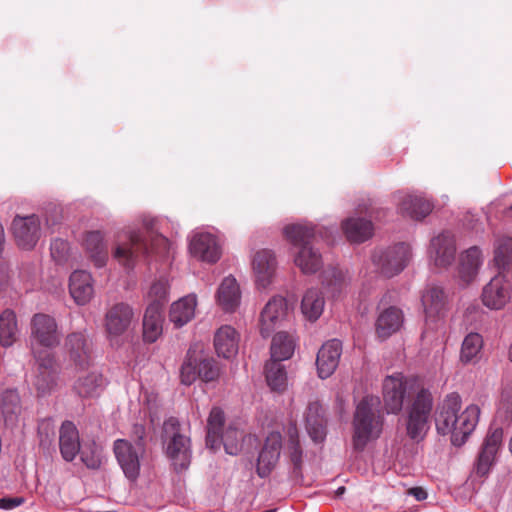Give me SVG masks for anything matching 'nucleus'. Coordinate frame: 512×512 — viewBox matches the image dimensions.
I'll return each mask as SVG.
<instances>
[{"mask_svg": "<svg viewBox=\"0 0 512 512\" xmlns=\"http://www.w3.org/2000/svg\"><path fill=\"white\" fill-rule=\"evenodd\" d=\"M23 497H4L0 499V509L11 510L24 503Z\"/></svg>", "mask_w": 512, "mask_h": 512, "instance_id": "nucleus-53", "label": "nucleus"}, {"mask_svg": "<svg viewBox=\"0 0 512 512\" xmlns=\"http://www.w3.org/2000/svg\"><path fill=\"white\" fill-rule=\"evenodd\" d=\"M294 348V341L287 333H277L271 343V360L282 362L289 359L294 353Z\"/></svg>", "mask_w": 512, "mask_h": 512, "instance_id": "nucleus-39", "label": "nucleus"}, {"mask_svg": "<svg viewBox=\"0 0 512 512\" xmlns=\"http://www.w3.org/2000/svg\"><path fill=\"white\" fill-rule=\"evenodd\" d=\"M191 254L208 263H215L220 259L221 247L218 239L211 233H195L189 243Z\"/></svg>", "mask_w": 512, "mask_h": 512, "instance_id": "nucleus-18", "label": "nucleus"}, {"mask_svg": "<svg viewBox=\"0 0 512 512\" xmlns=\"http://www.w3.org/2000/svg\"><path fill=\"white\" fill-rule=\"evenodd\" d=\"M38 435L40 438V445L48 446L52 443L55 428L51 419H43L38 424Z\"/></svg>", "mask_w": 512, "mask_h": 512, "instance_id": "nucleus-50", "label": "nucleus"}, {"mask_svg": "<svg viewBox=\"0 0 512 512\" xmlns=\"http://www.w3.org/2000/svg\"><path fill=\"white\" fill-rule=\"evenodd\" d=\"M326 280L333 296L340 293L347 285L345 273L337 268H332L327 272Z\"/></svg>", "mask_w": 512, "mask_h": 512, "instance_id": "nucleus-48", "label": "nucleus"}, {"mask_svg": "<svg viewBox=\"0 0 512 512\" xmlns=\"http://www.w3.org/2000/svg\"><path fill=\"white\" fill-rule=\"evenodd\" d=\"M482 264V255L478 247L467 249L460 256L458 275L464 284L471 283L477 276Z\"/></svg>", "mask_w": 512, "mask_h": 512, "instance_id": "nucleus-31", "label": "nucleus"}, {"mask_svg": "<svg viewBox=\"0 0 512 512\" xmlns=\"http://www.w3.org/2000/svg\"><path fill=\"white\" fill-rule=\"evenodd\" d=\"M216 300L218 305L226 312H234L241 303V289L234 276L225 277L220 283Z\"/></svg>", "mask_w": 512, "mask_h": 512, "instance_id": "nucleus-26", "label": "nucleus"}, {"mask_svg": "<svg viewBox=\"0 0 512 512\" xmlns=\"http://www.w3.org/2000/svg\"><path fill=\"white\" fill-rule=\"evenodd\" d=\"M377 397H364L357 405L353 419V446L358 451L364 450L367 444L377 439L383 428V417L379 410Z\"/></svg>", "mask_w": 512, "mask_h": 512, "instance_id": "nucleus-4", "label": "nucleus"}, {"mask_svg": "<svg viewBox=\"0 0 512 512\" xmlns=\"http://www.w3.org/2000/svg\"><path fill=\"white\" fill-rule=\"evenodd\" d=\"M84 246L89 259L97 268L103 267L108 259V250L104 236L100 231H90L86 234Z\"/></svg>", "mask_w": 512, "mask_h": 512, "instance_id": "nucleus-32", "label": "nucleus"}, {"mask_svg": "<svg viewBox=\"0 0 512 512\" xmlns=\"http://www.w3.org/2000/svg\"><path fill=\"white\" fill-rule=\"evenodd\" d=\"M416 381L401 374L387 376L383 383V398L388 413L396 414L403 407L404 398L411 394Z\"/></svg>", "mask_w": 512, "mask_h": 512, "instance_id": "nucleus-12", "label": "nucleus"}, {"mask_svg": "<svg viewBox=\"0 0 512 512\" xmlns=\"http://www.w3.org/2000/svg\"><path fill=\"white\" fill-rule=\"evenodd\" d=\"M343 231L350 242L361 243L373 235V224L370 220L351 217L346 219L343 224Z\"/></svg>", "mask_w": 512, "mask_h": 512, "instance_id": "nucleus-33", "label": "nucleus"}, {"mask_svg": "<svg viewBox=\"0 0 512 512\" xmlns=\"http://www.w3.org/2000/svg\"><path fill=\"white\" fill-rule=\"evenodd\" d=\"M69 292L78 305L87 304L94 295L91 274L85 270L74 271L70 276Z\"/></svg>", "mask_w": 512, "mask_h": 512, "instance_id": "nucleus-24", "label": "nucleus"}, {"mask_svg": "<svg viewBox=\"0 0 512 512\" xmlns=\"http://www.w3.org/2000/svg\"><path fill=\"white\" fill-rule=\"evenodd\" d=\"M150 243L147 237L138 232H131L128 235L127 243L117 244L114 251V258L124 267L131 269L140 257L146 256L150 253L159 256H165L170 251L169 240L162 235L149 236Z\"/></svg>", "mask_w": 512, "mask_h": 512, "instance_id": "nucleus-5", "label": "nucleus"}, {"mask_svg": "<svg viewBox=\"0 0 512 512\" xmlns=\"http://www.w3.org/2000/svg\"><path fill=\"white\" fill-rule=\"evenodd\" d=\"M503 439V429L500 427L491 429L487 434L481 451L478 455L477 463L475 466L476 473L480 476H485L494 463L496 453L501 446Z\"/></svg>", "mask_w": 512, "mask_h": 512, "instance_id": "nucleus-20", "label": "nucleus"}, {"mask_svg": "<svg viewBox=\"0 0 512 512\" xmlns=\"http://www.w3.org/2000/svg\"><path fill=\"white\" fill-rule=\"evenodd\" d=\"M502 398H503V399H506V390H504V391L502 392Z\"/></svg>", "mask_w": 512, "mask_h": 512, "instance_id": "nucleus-59", "label": "nucleus"}, {"mask_svg": "<svg viewBox=\"0 0 512 512\" xmlns=\"http://www.w3.org/2000/svg\"><path fill=\"white\" fill-rule=\"evenodd\" d=\"M196 306L197 297L195 294L182 297L171 305L170 321L178 328L186 325L194 318Z\"/></svg>", "mask_w": 512, "mask_h": 512, "instance_id": "nucleus-30", "label": "nucleus"}, {"mask_svg": "<svg viewBox=\"0 0 512 512\" xmlns=\"http://www.w3.org/2000/svg\"><path fill=\"white\" fill-rule=\"evenodd\" d=\"M146 429L142 424H134L131 429V438L133 444H142L146 448L145 443Z\"/></svg>", "mask_w": 512, "mask_h": 512, "instance_id": "nucleus-52", "label": "nucleus"}, {"mask_svg": "<svg viewBox=\"0 0 512 512\" xmlns=\"http://www.w3.org/2000/svg\"><path fill=\"white\" fill-rule=\"evenodd\" d=\"M344 492H345V487H344V486H341V487H339V488L336 490V495H337V496H341V495H343V494H344Z\"/></svg>", "mask_w": 512, "mask_h": 512, "instance_id": "nucleus-57", "label": "nucleus"}, {"mask_svg": "<svg viewBox=\"0 0 512 512\" xmlns=\"http://www.w3.org/2000/svg\"><path fill=\"white\" fill-rule=\"evenodd\" d=\"M422 305L425 313V334L428 330L438 331L443 328V318L446 312V295L441 287L429 286L422 295Z\"/></svg>", "mask_w": 512, "mask_h": 512, "instance_id": "nucleus-11", "label": "nucleus"}, {"mask_svg": "<svg viewBox=\"0 0 512 512\" xmlns=\"http://www.w3.org/2000/svg\"><path fill=\"white\" fill-rule=\"evenodd\" d=\"M168 289L169 284L165 278H160L153 282L149 289L148 297L151 303H157L160 306V310H162V304L167 299Z\"/></svg>", "mask_w": 512, "mask_h": 512, "instance_id": "nucleus-46", "label": "nucleus"}, {"mask_svg": "<svg viewBox=\"0 0 512 512\" xmlns=\"http://www.w3.org/2000/svg\"><path fill=\"white\" fill-rule=\"evenodd\" d=\"M324 306L325 299L319 289L306 290L301 301V311L308 320H317L322 315Z\"/></svg>", "mask_w": 512, "mask_h": 512, "instance_id": "nucleus-36", "label": "nucleus"}, {"mask_svg": "<svg viewBox=\"0 0 512 512\" xmlns=\"http://www.w3.org/2000/svg\"><path fill=\"white\" fill-rule=\"evenodd\" d=\"M397 198L399 212L415 220L425 218L433 209L432 203L422 196L400 192Z\"/></svg>", "mask_w": 512, "mask_h": 512, "instance_id": "nucleus-22", "label": "nucleus"}, {"mask_svg": "<svg viewBox=\"0 0 512 512\" xmlns=\"http://www.w3.org/2000/svg\"><path fill=\"white\" fill-rule=\"evenodd\" d=\"M18 327L15 313L4 310L0 315V344L4 347L11 346L17 337Z\"/></svg>", "mask_w": 512, "mask_h": 512, "instance_id": "nucleus-40", "label": "nucleus"}, {"mask_svg": "<svg viewBox=\"0 0 512 512\" xmlns=\"http://www.w3.org/2000/svg\"><path fill=\"white\" fill-rule=\"evenodd\" d=\"M483 338L478 333H469L465 336L460 351V361L463 364L476 363L481 358Z\"/></svg>", "mask_w": 512, "mask_h": 512, "instance_id": "nucleus-37", "label": "nucleus"}, {"mask_svg": "<svg viewBox=\"0 0 512 512\" xmlns=\"http://www.w3.org/2000/svg\"><path fill=\"white\" fill-rule=\"evenodd\" d=\"M103 383L102 375L93 371L80 376L74 384V389L80 397H94L98 395Z\"/></svg>", "mask_w": 512, "mask_h": 512, "instance_id": "nucleus-38", "label": "nucleus"}, {"mask_svg": "<svg viewBox=\"0 0 512 512\" xmlns=\"http://www.w3.org/2000/svg\"><path fill=\"white\" fill-rule=\"evenodd\" d=\"M50 250L54 261L58 264H61L65 262L68 257L69 244L64 240L55 239L51 243Z\"/></svg>", "mask_w": 512, "mask_h": 512, "instance_id": "nucleus-51", "label": "nucleus"}, {"mask_svg": "<svg viewBox=\"0 0 512 512\" xmlns=\"http://www.w3.org/2000/svg\"><path fill=\"white\" fill-rule=\"evenodd\" d=\"M81 448L78 429L71 421H64L59 429V449L62 458L73 461Z\"/></svg>", "mask_w": 512, "mask_h": 512, "instance_id": "nucleus-23", "label": "nucleus"}, {"mask_svg": "<svg viewBox=\"0 0 512 512\" xmlns=\"http://www.w3.org/2000/svg\"><path fill=\"white\" fill-rule=\"evenodd\" d=\"M239 333L230 325H223L214 334V349L219 357L230 359L238 352Z\"/></svg>", "mask_w": 512, "mask_h": 512, "instance_id": "nucleus-25", "label": "nucleus"}, {"mask_svg": "<svg viewBox=\"0 0 512 512\" xmlns=\"http://www.w3.org/2000/svg\"><path fill=\"white\" fill-rule=\"evenodd\" d=\"M266 381L274 391H282L286 387L287 375L281 362L271 360L266 363Z\"/></svg>", "mask_w": 512, "mask_h": 512, "instance_id": "nucleus-42", "label": "nucleus"}, {"mask_svg": "<svg viewBox=\"0 0 512 512\" xmlns=\"http://www.w3.org/2000/svg\"><path fill=\"white\" fill-rule=\"evenodd\" d=\"M509 359L512 361V342H511V345L509 347Z\"/></svg>", "mask_w": 512, "mask_h": 512, "instance_id": "nucleus-58", "label": "nucleus"}, {"mask_svg": "<svg viewBox=\"0 0 512 512\" xmlns=\"http://www.w3.org/2000/svg\"><path fill=\"white\" fill-rule=\"evenodd\" d=\"M306 427L315 442L322 441L325 437V418L323 408L317 401L310 402L305 414Z\"/></svg>", "mask_w": 512, "mask_h": 512, "instance_id": "nucleus-35", "label": "nucleus"}, {"mask_svg": "<svg viewBox=\"0 0 512 512\" xmlns=\"http://www.w3.org/2000/svg\"><path fill=\"white\" fill-rule=\"evenodd\" d=\"M243 437V431L230 425L220 434L219 440L223 443L226 453L235 456L242 450Z\"/></svg>", "mask_w": 512, "mask_h": 512, "instance_id": "nucleus-44", "label": "nucleus"}, {"mask_svg": "<svg viewBox=\"0 0 512 512\" xmlns=\"http://www.w3.org/2000/svg\"><path fill=\"white\" fill-rule=\"evenodd\" d=\"M0 410L3 422L7 427L14 428L18 425L22 406L16 390L8 389L1 394Z\"/></svg>", "mask_w": 512, "mask_h": 512, "instance_id": "nucleus-28", "label": "nucleus"}, {"mask_svg": "<svg viewBox=\"0 0 512 512\" xmlns=\"http://www.w3.org/2000/svg\"><path fill=\"white\" fill-rule=\"evenodd\" d=\"M146 226H147V229H151L152 228V226L150 224H146Z\"/></svg>", "mask_w": 512, "mask_h": 512, "instance_id": "nucleus-60", "label": "nucleus"}, {"mask_svg": "<svg viewBox=\"0 0 512 512\" xmlns=\"http://www.w3.org/2000/svg\"><path fill=\"white\" fill-rule=\"evenodd\" d=\"M455 241L452 234L445 232L431 240L430 259L437 267H447L455 258Z\"/></svg>", "mask_w": 512, "mask_h": 512, "instance_id": "nucleus-21", "label": "nucleus"}, {"mask_svg": "<svg viewBox=\"0 0 512 512\" xmlns=\"http://www.w3.org/2000/svg\"><path fill=\"white\" fill-rule=\"evenodd\" d=\"M166 453L177 471L185 470L191 462V441L180 426L178 419L171 417L163 424Z\"/></svg>", "mask_w": 512, "mask_h": 512, "instance_id": "nucleus-7", "label": "nucleus"}, {"mask_svg": "<svg viewBox=\"0 0 512 512\" xmlns=\"http://www.w3.org/2000/svg\"><path fill=\"white\" fill-rule=\"evenodd\" d=\"M461 398L458 394H449L436 417V429L442 435H451L454 446H462L469 435L474 431L480 415L477 405H469L462 413Z\"/></svg>", "mask_w": 512, "mask_h": 512, "instance_id": "nucleus-2", "label": "nucleus"}, {"mask_svg": "<svg viewBox=\"0 0 512 512\" xmlns=\"http://www.w3.org/2000/svg\"><path fill=\"white\" fill-rule=\"evenodd\" d=\"M163 316L157 303H150L143 317V340L154 343L162 335Z\"/></svg>", "mask_w": 512, "mask_h": 512, "instance_id": "nucleus-29", "label": "nucleus"}, {"mask_svg": "<svg viewBox=\"0 0 512 512\" xmlns=\"http://www.w3.org/2000/svg\"><path fill=\"white\" fill-rule=\"evenodd\" d=\"M288 453L290 461L293 464V472L295 474H299L302 467V449L300 447L297 435H290Z\"/></svg>", "mask_w": 512, "mask_h": 512, "instance_id": "nucleus-49", "label": "nucleus"}, {"mask_svg": "<svg viewBox=\"0 0 512 512\" xmlns=\"http://www.w3.org/2000/svg\"><path fill=\"white\" fill-rule=\"evenodd\" d=\"M252 269L258 288L265 289L270 286L277 270V261L274 253L268 249L257 251L252 259Z\"/></svg>", "mask_w": 512, "mask_h": 512, "instance_id": "nucleus-16", "label": "nucleus"}, {"mask_svg": "<svg viewBox=\"0 0 512 512\" xmlns=\"http://www.w3.org/2000/svg\"><path fill=\"white\" fill-rule=\"evenodd\" d=\"M61 218L60 211L57 207L51 209L50 214H46L45 221L48 228H52L54 225L59 223Z\"/></svg>", "mask_w": 512, "mask_h": 512, "instance_id": "nucleus-54", "label": "nucleus"}, {"mask_svg": "<svg viewBox=\"0 0 512 512\" xmlns=\"http://www.w3.org/2000/svg\"><path fill=\"white\" fill-rule=\"evenodd\" d=\"M342 354V343L337 339L327 341L319 349L316 366L321 379L330 377L336 370Z\"/></svg>", "mask_w": 512, "mask_h": 512, "instance_id": "nucleus-19", "label": "nucleus"}, {"mask_svg": "<svg viewBox=\"0 0 512 512\" xmlns=\"http://www.w3.org/2000/svg\"><path fill=\"white\" fill-rule=\"evenodd\" d=\"M134 308L126 302H117L107 308L104 316V326L107 338L111 343H118L136 324Z\"/></svg>", "mask_w": 512, "mask_h": 512, "instance_id": "nucleus-9", "label": "nucleus"}, {"mask_svg": "<svg viewBox=\"0 0 512 512\" xmlns=\"http://www.w3.org/2000/svg\"><path fill=\"white\" fill-rule=\"evenodd\" d=\"M283 234L294 247V263L304 274H314L323 266L322 255L312 246L315 228L304 223L286 225Z\"/></svg>", "mask_w": 512, "mask_h": 512, "instance_id": "nucleus-3", "label": "nucleus"}, {"mask_svg": "<svg viewBox=\"0 0 512 512\" xmlns=\"http://www.w3.org/2000/svg\"><path fill=\"white\" fill-rule=\"evenodd\" d=\"M81 460L90 469H97L101 465V461L99 460V458L95 457L94 455L87 456L84 453H82Z\"/></svg>", "mask_w": 512, "mask_h": 512, "instance_id": "nucleus-55", "label": "nucleus"}, {"mask_svg": "<svg viewBox=\"0 0 512 512\" xmlns=\"http://www.w3.org/2000/svg\"><path fill=\"white\" fill-rule=\"evenodd\" d=\"M510 284L506 276L499 272L484 287L481 300L484 306L491 310H501L509 302Z\"/></svg>", "mask_w": 512, "mask_h": 512, "instance_id": "nucleus-13", "label": "nucleus"}, {"mask_svg": "<svg viewBox=\"0 0 512 512\" xmlns=\"http://www.w3.org/2000/svg\"><path fill=\"white\" fill-rule=\"evenodd\" d=\"M403 324L402 311L396 307L385 309L377 318L376 332L380 338H388L397 332Z\"/></svg>", "mask_w": 512, "mask_h": 512, "instance_id": "nucleus-34", "label": "nucleus"}, {"mask_svg": "<svg viewBox=\"0 0 512 512\" xmlns=\"http://www.w3.org/2000/svg\"><path fill=\"white\" fill-rule=\"evenodd\" d=\"M282 437L279 432L270 433L261 449L256 471L261 478L267 477L275 468L281 453Z\"/></svg>", "mask_w": 512, "mask_h": 512, "instance_id": "nucleus-17", "label": "nucleus"}, {"mask_svg": "<svg viewBox=\"0 0 512 512\" xmlns=\"http://www.w3.org/2000/svg\"><path fill=\"white\" fill-rule=\"evenodd\" d=\"M70 360L78 367L88 366L91 359V345L83 333H71L66 339Z\"/></svg>", "mask_w": 512, "mask_h": 512, "instance_id": "nucleus-27", "label": "nucleus"}, {"mask_svg": "<svg viewBox=\"0 0 512 512\" xmlns=\"http://www.w3.org/2000/svg\"><path fill=\"white\" fill-rule=\"evenodd\" d=\"M198 377H200L199 353L190 349L181 366V382L184 385H191Z\"/></svg>", "mask_w": 512, "mask_h": 512, "instance_id": "nucleus-43", "label": "nucleus"}, {"mask_svg": "<svg viewBox=\"0 0 512 512\" xmlns=\"http://www.w3.org/2000/svg\"><path fill=\"white\" fill-rule=\"evenodd\" d=\"M113 453L125 478L130 483H136L146 454L145 447L133 444L129 439H116L113 442Z\"/></svg>", "mask_w": 512, "mask_h": 512, "instance_id": "nucleus-8", "label": "nucleus"}, {"mask_svg": "<svg viewBox=\"0 0 512 512\" xmlns=\"http://www.w3.org/2000/svg\"><path fill=\"white\" fill-rule=\"evenodd\" d=\"M200 378L205 382L214 381L219 377L220 371L212 358L204 357L199 353Z\"/></svg>", "mask_w": 512, "mask_h": 512, "instance_id": "nucleus-47", "label": "nucleus"}, {"mask_svg": "<svg viewBox=\"0 0 512 512\" xmlns=\"http://www.w3.org/2000/svg\"><path fill=\"white\" fill-rule=\"evenodd\" d=\"M224 420L223 411L218 407L212 408L208 418L206 436V445L211 449H215L219 446V437L222 433Z\"/></svg>", "mask_w": 512, "mask_h": 512, "instance_id": "nucleus-41", "label": "nucleus"}, {"mask_svg": "<svg viewBox=\"0 0 512 512\" xmlns=\"http://www.w3.org/2000/svg\"><path fill=\"white\" fill-rule=\"evenodd\" d=\"M411 258V249L408 244L399 243L386 249H377L372 254V262L386 277H393L400 273Z\"/></svg>", "mask_w": 512, "mask_h": 512, "instance_id": "nucleus-10", "label": "nucleus"}, {"mask_svg": "<svg viewBox=\"0 0 512 512\" xmlns=\"http://www.w3.org/2000/svg\"><path fill=\"white\" fill-rule=\"evenodd\" d=\"M287 315L288 305L285 298L280 296L271 298L261 312V335L265 338L269 337L281 325Z\"/></svg>", "mask_w": 512, "mask_h": 512, "instance_id": "nucleus-15", "label": "nucleus"}, {"mask_svg": "<svg viewBox=\"0 0 512 512\" xmlns=\"http://www.w3.org/2000/svg\"><path fill=\"white\" fill-rule=\"evenodd\" d=\"M59 343L60 333L55 319L46 314H35L31 320V345L38 365L34 385L42 395L56 385L58 366L51 352L38 351L36 346L53 348Z\"/></svg>", "mask_w": 512, "mask_h": 512, "instance_id": "nucleus-1", "label": "nucleus"}, {"mask_svg": "<svg viewBox=\"0 0 512 512\" xmlns=\"http://www.w3.org/2000/svg\"><path fill=\"white\" fill-rule=\"evenodd\" d=\"M495 264L498 268L505 270L512 261V239L507 238L500 241L495 250Z\"/></svg>", "mask_w": 512, "mask_h": 512, "instance_id": "nucleus-45", "label": "nucleus"}, {"mask_svg": "<svg viewBox=\"0 0 512 512\" xmlns=\"http://www.w3.org/2000/svg\"><path fill=\"white\" fill-rule=\"evenodd\" d=\"M408 494L417 501H423L427 498V492L422 487H413L408 490Z\"/></svg>", "mask_w": 512, "mask_h": 512, "instance_id": "nucleus-56", "label": "nucleus"}, {"mask_svg": "<svg viewBox=\"0 0 512 512\" xmlns=\"http://www.w3.org/2000/svg\"><path fill=\"white\" fill-rule=\"evenodd\" d=\"M432 408V394L427 389L421 388L407 408L404 418L406 434L412 441L418 443L427 435Z\"/></svg>", "mask_w": 512, "mask_h": 512, "instance_id": "nucleus-6", "label": "nucleus"}, {"mask_svg": "<svg viewBox=\"0 0 512 512\" xmlns=\"http://www.w3.org/2000/svg\"><path fill=\"white\" fill-rule=\"evenodd\" d=\"M12 232L23 249H32L40 238V222L36 215L16 216L12 222Z\"/></svg>", "mask_w": 512, "mask_h": 512, "instance_id": "nucleus-14", "label": "nucleus"}]
</instances>
